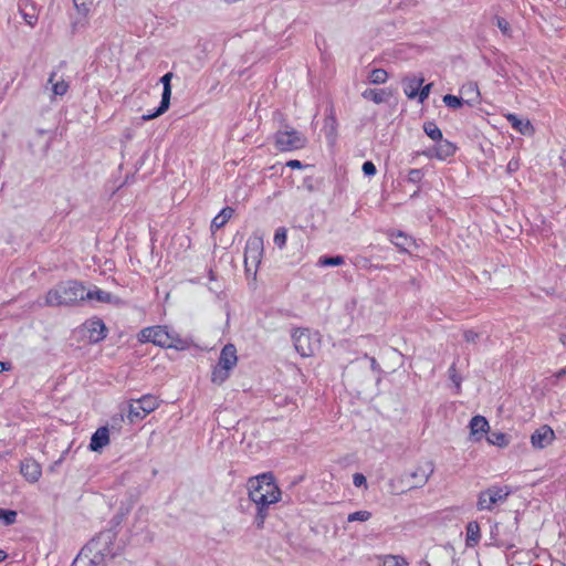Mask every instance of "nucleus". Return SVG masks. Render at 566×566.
<instances>
[{
  "mask_svg": "<svg viewBox=\"0 0 566 566\" xmlns=\"http://www.w3.org/2000/svg\"><path fill=\"white\" fill-rule=\"evenodd\" d=\"M250 500L256 505L254 524L258 530H262L268 516V507L281 499V491L270 473H264L248 481Z\"/></svg>",
  "mask_w": 566,
  "mask_h": 566,
  "instance_id": "1",
  "label": "nucleus"
},
{
  "mask_svg": "<svg viewBox=\"0 0 566 566\" xmlns=\"http://www.w3.org/2000/svg\"><path fill=\"white\" fill-rule=\"evenodd\" d=\"M85 300V286L77 281H67L49 290L44 297L45 306H73Z\"/></svg>",
  "mask_w": 566,
  "mask_h": 566,
  "instance_id": "2",
  "label": "nucleus"
},
{
  "mask_svg": "<svg viewBox=\"0 0 566 566\" xmlns=\"http://www.w3.org/2000/svg\"><path fill=\"white\" fill-rule=\"evenodd\" d=\"M140 343H153L165 348L184 350L188 347L186 340L181 339L175 332H169L164 326H151L142 329L138 334Z\"/></svg>",
  "mask_w": 566,
  "mask_h": 566,
  "instance_id": "3",
  "label": "nucleus"
},
{
  "mask_svg": "<svg viewBox=\"0 0 566 566\" xmlns=\"http://www.w3.org/2000/svg\"><path fill=\"white\" fill-rule=\"evenodd\" d=\"M511 493L512 490L509 485H491L479 492L476 499V510L480 512H492L497 506L504 504Z\"/></svg>",
  "mask_w": 566,
  "mask_h": 566,
  "instance_id": "4",
  "label": "nucleus"
},
{
  "mask_svg": "<svg viewBox=\"0 0 566 566\" xmlns=\"http://www.w3.org/2000/svg\"><path fill=\"white\" fill-rule=\"evenodd\" d=\"M237 363L238 356L234 345H226L221 350L219 364L212 371V382L218 385L224 382L229 377L230 370L235 367Z\"/></svg>",
  "mask_w": 566,
  "mask_h": 566,
  "instance_id": "5",
  "label": "nucleus"
},
{
  "mask_svg": "<svg viewBox=\"0 0 566 566\" xmlns=\"http://www.w3.org/2000/svg\"><path fill=\"white\" fill-rule=\"evenodd\" d=\"M306 143V137L290 126H285L275 134V147L280 151L298 150L304 148Z\"/></svg>",
  "mask_w": 566,
  "mask_h": 566,
  "instance_id": "6",
  "label": "nucleus"
},
{
  "mask_svg": "<svg viewBox=\"0 0 566 566\" xmlns=\"http://www.w3.org/2000/svg\"><path fill=\"white\" fill-rule=\"evenodd\" d=\"M263 254V238L260 234H252L245 245L244 265L247 272L255 273L261 263Z\"/></svg>",
  "mask_w": 566,
  "mask_h": 566,
  "instance_id": "7",
  "label": "nucleus"
},
{
  "mask_svg": "<svg viewBox=\"0 0 566 566\" xmlns=\"http://www.w3.org/2000/svg\"><path fill=\"white\" fill-rule=\"evenodd\" d=\"M294 347L302 357H311L318 348L319 340L308 329H296L293 334Z\"/></svg>",
  "mask_w": 566,
  "mask_h": 566,
  "instance_id": "8",
  "label": "nucleus"
},
{
  "mask_svg": "<svg viewBox=\"0 0 566 566\" xmlns=\"http://www.w3.org/2000/svg\"><path fill=\"white\" fill-rule=\"evenodd\" d=\"M158 407V399L155 396L146 395L129 405L127 418L130 422L142 420Z\"/></svg>",
  "mask_w": 566,
  "mask_h": 566,
  "instance_id": "9",
  "label": "nucleus"
},
{
  "mask_svg": "<svg viewBox=\"0 0 566 566\" xmlns=\"http://www.w3.org/2000/svg\"><path fill=\"white\" fill-rule=\"evenodd\" d=\"M434 463L431 460L419 461L409 473L408 490L424 486L434 473Z\"/></svg>",
  "mask_w": 566,
  "mask_h": 566,
  "instance_id": "10",
  "label": "nucleus"
},
{
  "mask_svg": "<svg viewBox=\"0 0 566 566\" xmlns=\"http://www.w3.org/2000/svg\"><path fill=\"white\" fill-rule=\"evenodd\" d=\"M114 542V534L111 532H104L93 538L90 544L94 549H96V552H98L99 556H102L103 559L107 562L115 556Z\"/></svg>",
  "mask_w": 566,
  "mask_h": 566,
  "instance_id": "11",
  "label": "nucleus"
},
{
  "mask_svg": "<svg viewBox=\"0 0 566 566\" xmlns=\"http://www.w3.org/2000/svg\"><path fill=\"white\" fill-rule=\"evenodd\" d=\"M174 77V74L171 72L166 73L161 78L160 82L163 83L164 91L161 95V102L159 107L156 109V112L147 115H143V120H150L154 118H157L158 116L166 113L170 106V97H171V78Z\"/></svg>",
  "mask_w": 566,
  "mask_h": 566,
  "instance_id": "12",
  "label": "nucleus"
},
{
  "mask_svg": "<svg viewBox=\"0 0 566 566\" xmlns=\"http://www.w3.org/2000/svg\"><path fill=\"white\" fill-rule=\"evenodd\" d=\"M105 563L98 552L87 543L74 559L73 566H102Z\"/></svg>",
  "mask_w": 566,
  "mask_h": 566,
  "instance_id": "13",
  "label": "nucleus"
},
{
  "mask_svg": "<svg viewBox=\"0 0 566 566\" xmlns=\"http://www.w3.org/2000/svg\"><path fill=\"white\" fill-rule=\"evenodd\" d=\"M555 432L549 426H542L531 436V443L535 449H544L553 443Z\"/></svg>",
  "mask_w": 566,
  "mask_h": 566,
  "instance_id": "14",
  "label": "nucleus"
},
{
  "mask_svg": "<svg viewBox=\"0 0 566 566\" xmlns=\"http://www.w3.org/2000/svg\"><path fill=\"white\" fill-rule=\"evenodd\" d=\"M457 147L449 140L441 139L432 148L423 151V155L428 158H437L444 160L454 155Z\"/></svg>",
  "mask_w": 566,
  "mask_h": 566,
  "instance_id": "15",
  "label": "nucleus"
},
{
  "mask_svg": "<svg viewBox=\"0 0 566 566\" xmlns=\"http://www.w3.org/2000/svg\"><path fill=\"white\" fill-rule=\"evenodd\" d=\"M20 472L28 482L35 483L42 475V468L35 460L28 458L21 462Z\"/></svg>",
  "mask_w": 566,
  "mask_h": 566,
  "instance_id": "16",
  "label": "nucleus"
},
{
  "mask_svg": "<svg viewBox=\"0 0 566 566\" xmlns=\"http://www.w3.org/2000/svg\"><path fill=\"white\" fill-rule=\"evenodd\" d=\"M505 118L511 123L512 127L522 135H534L535 128L528 119H520L514 114H506Z\"/></svg>",
  "mask_w": 566,
  "mask_h": 566,
  "instance_id": "17",
  "label": "nucleus"
},
{
  "mask_svg": "<svg viewBox=\"0 0 566 566\" xmlns=\"http://www.w3.org/2000/svg\"><path fill=\"white\" fill-rule=\"evenodd\" d=\"M20 13L25 23L33 28L38 22V11L33 3L29 0H21L19 3Z\"/></svg>",
  "mask_w": 566,
  "mask_h": 566,
  "instance_id": "18",
  "label": "nucleus"
},
{
  "mask_svg": "<svg viewBox=\"0 0 566 566\" xmlns=\"http://www.w3.org/2000/svg\"><path fill=\"white\" fill-rule=\"evenodd\" d=\"M109 443V431L107 427L98 428L91 438L90 448L92 451H99Z\"/></svg>",
  "mask_w": 566,
  "mask_h": 566,
  "instance_id": "19",
  "label": "nucleus"
},
{
  "mask_svg": "<svg viewBox=\"0 0 566 566\" xmlns=\"http://www.w3.org/2000/svg\"><path fill=\"white\" fill-rule=\"evenodd\" d=\"M465 546L473 548L481 539V528L476 521H470L465 527Z\"/></svg>",
  "mask_w": 566,
  "mask_h": 566,
  "instance_id": "20",
  "label": "nucleus"
},
{
  "mask_svg": "<svg viewBox=\"0 0 566 566\" xmlns=\"http://www.w3.org/2000/svg\"><path fill=\"white\" fill-rule=\"evenodd\" d=\"M87 329L90 333V339L94 343H97L105 338V325L99 319L90 321L87 323Z\"/></svg>",
  "mask_w": 566,
  "mask_h": 566,
  "instance_id": "21",
  "label": "nucleus"
},
{
  "mask_svg": "<svg viewBox=\"0 0 566 566\" xmlns=\"http://www.w3.org/2000/svg\"><path fill=\"white\" fill-rule=\"evenodd\" d=\"M422 83H423V78L422 77H416V76L406 77L403 80V91H405V94L409 98L417 97L418 93H419V87L422 85Z\"/></svg>",
  "mask_w": 566,
  "mask_h": 566,
  "instance_id": "22",
  "label": "nucleus"
},
{
  "mask_svg": "<svg viewBox=\"0 0 566 566\" xmlns=\"http://www.w3.org/2000/svg\"><path fill=\"white\" fill-rule=\"evenodd\" d=\"M234 210L231 207L223 208L211 222V230L216 231L221 229L233 216Z\"/></svg>",
  "mask_w": 566,
  "mask_h": 566,
  "instance_id": "23",
  "label": "nucleus"
},
{
  "mask_svg": "<svg viewBox=\"0 0 566 566\" xmlns=\"http://www.w3.org/2000/svg\"><path fill=\"white\" fill-rule=\"evenodd\" d=\"M489 429V422L483 416H474L470 421V431L474 437L488 432Z\"/></svg>",
  "mask_w": 566,
  "mask_h": 566,
  "instance_id": "24",
  "label": "nucleus"
},
{
  "mask_svg": "<svg viewBox=\"0 0 566 566\" xmlns=\"http://www.w3.org/2000/svg\"><path fill=\"white\" fill-rule=\"evenodd\" d=\"M461 94L468 98L464 101L468 104H474L479 101L480 92L475 83H467L461 87Z\"/></svg>",
  "mask_w": 566,
  "mask_h": 566,
  "instance_id": "25",
  "label": "nucleus"
},
{
  "mask_svg": "<svg viewBox=\"0 0 566 566\" xmlns=\"http://www.w3.org/2000/svg\"><path fill=\"white\" fill-rule=\"evenodd\" d=\"M363 97L370 99L376 104L384 103L388 99L389 94L384 90H366L363 92Z\"/></svg>",
  "mask_w": 566,
  "mask_h": 566,
  "instance_id": "26",
  "label": "nucleus"
},
{
  "mask_svg": "<svg viewBox=\"0 0 566 566\" xmlns=\"http://www.w3.org/2000/svg\"><path fill=\"white\" fill-rule=\"evenodd\" d=\"M488 442L492 446H496L500 448H505L510 443L509 437L500 431H493L488 436Z\"/></svg>",
  "mask_w": 566,
  "mask_h": 566,
  "instance_id": "27",
  "label": "nucleus"
},
{
  "mask_svg": "<svg viewBox=\"0 0 566 566\" xmlns=\"http://www.w3.org/2000/svg\"><path fill=\"white\" fill-rule=\"evenodd\" d=\"M85 300H96L101 303H111L112 302V294L102 291L99 289H96L95 291H87L85 289Z\"/></svg>",
  "mask_w": 566,
  "mask_h": 566,
  "instance_id": "28",
  "label": "nucleus"
},
{
  "mask_svg": "<svg viewBox=\"0 0 566 566\" xmlns=\"http://www.w3.org/2000/svg\"><path fill=\"white\" fill-rule=\"evenodd\" d=\"M55 74H52L49 78V83L52 84V92L55 96H63L67 90L69 84L64 80L54 81Z\"/></svg>",
  "mask_w": 566,
  "mask_h": 566,
  "instance_id": "29",
  "label": "nucleus"
},
{
  "mask_svg": "<svg viewBox=\"0 0 566 566\" xmlns=\"http://www.w3.org/2000/svg\"><path fill=\"white\" fill-rule=\"evenodd\" d=\"M423 130L427 134V136L434 142H439L442 139L441 129L432 122H426L423 124Z\"/></svg>",
  "mask_w": 566,
  "mask_h": 566,
  "instance_id": "30",
  "label": "nucleus"
},
{
  "mask_svg": "<svg viewBox=\"0 0 566 566\" xmlns=\"http://www.w3.org/2000/svg\"><path fill=\"white\" fill-rule=\"evenodd\" d=\"M388 74L382 69H375L369 73V81L373 84H382L387 81Z\"/></svg>",
  "mask_w": 566,
  "mask_h": 566,
  "instance_id": "31",
  "label": "nucleus"
},
{
  "mask_svg": "<svg viewBox=\"0 0 566 566\" xmlns=\"http://www.w3.org/2000/svg\"><path fill=\"white\" fill-rule=\"evenodd\" d=\"M391 241L392 243L402 249L403 251L407 250V245H409V243L411 242V239H409L406 234H403L402 232H397V233H394L391 235Z\"/></svg>",
  "mask_w": 566,
  "mask_h": 566,
  "instance_id": "32",
  "label": "nucleus"
},
{
  "mask_svg": "<svg viewBox=\"0 0 566 566\" xmlns=\"http://www.w3.org/2000/svg\"><path fill=\"white\" fill-rule=\"evenodd\" d=\"M382 566H408V563L400 556L387 555L382 559Z\"/></svg>",
  "mask_w": 566,
  "mask_h": 566,
  "instance_id": "33",
  "label": "nucleus"
},
{
  "mask_svg": "<svg viewBox=\"0 0 566 566\" xmlns=\"http://www.w3.org/2000/svg\"><path fill=\"white\" fill-rule=\"evenodd\" d=\"M286 239H287V231L285 228H279L276 231H275V234H274V243L275 245H277V248L282 249L284 248L285 243H286Z\"/></svg>",
  "mask_w": 566,
  "mask_h": 566,
  "instance_id": "34",
  "label": "nucleus"
},
{
  "mask_svg": "<svg viewBox=\"0 0 566 566\" xmlns=\"http://www.w3.org/2000/svg\"><path fill=\"white\" fill-rule=\"evenodd\" d=\"M17 512L11 510L0 509V520L4 525H12L15 522Z\"/></svg>",
  "mask_w": 566,
  "mask_h": 566,
  "instance_id": "35",
  "label": "nucleus"
},
{
  "mask_svg": "<svg viewBox=\"0 0 566 566\" xmlns=\"http://www.w3.org/2000/svg\"><path fill=\"white\" fill-rule=\"evenodd\" d=\"M443 103L450 108H459L464 103V99L454 95H444Z\"/></svg>",
  "mask_w": 566,
  "mask_h": 566,
  "instance_id": "36",
  "label": "nucleus"
},
{
  "mask_svg": "<svg viewBox=\"0 0 566 566\" xmlns=\"http://www.w3.org/2000/svg\"><path fill=\"white\" fill-rule=\"evenodd\" d=\"M371 517V513L369 511H357L354 513H350L347 517L348 522H366Z\"/></svg>",
  "mask_w": 566,
  "mask_h": 566,
  "instance_id": "37",
  "label": "nucleus"
},
{
  "mask_svg": "<svg viewBox=\"0 0 566 566\" xmlns=\"http://www.w3.org/2000/svg\"><path fill=\"white\" fill-rule=\"evenodd\" d=\"M495 24L501 30V32L506 35H512V30L509 21L502 17H495Z\"/></svg>",
  "mask_w": 566,
  "mask_h": 566,
  "instance_id": "38",
  "label": "nucleus"
},
{
  "mask_svg": "<svg viewBox=\"0 0 566 566\" xmlns=\"http://www.w3.org/2000/svg\"><path fill=\"white\" fill-rule=\"evenodd\" d=\"M449 378L450 380L453 382L455 389H457V394L460 392L461 390V382H462V378L461 376L457 373V369H455V366L452 365L450 368H449Z\"/></svg>",
  "mask_w": 566,
  "mask_h": 566,
  "instance_id": "39",
  "label": "nucleus"
},
{
  "mask_svg": "<svg viewBox=\"0 0 566 566\" xmlns=\"http://www.w3.org/2000/svg\"><path fill=\"white\" fill-rule=\"evenodd\" d=\"M344 263V258L343 256H331V258H323L319 260V264L322 265H325V266H338V265H342Z\"/></svg>",
  "mask_w": 566,
  "mask_h": 566,
  "instance_id": "40",
  "label": "nucleus"
},
{
  "mask_svg": "<svg viewBox=\"0 0 566 566\" xmlns=\"http://www.w3.org/2000/svg\"><path fill=\"white\" fill-rule=\"evenodd\" d=\"M422 178V172L420 169H411L408 174V180L411 182H419Z\"/></svg>",
  "mask_w": 566,
  "mask_h": 566,
  "instance_id": "41",
  "label": "nucleus"
},
{
  "mask_svg": "<svg viewBox=\"0 0 566 566\" xmlns=\"http://www.w3.org/2000/svg\"><path fill=\"white\" fill-rule=\"evenodd\" d=\"M431 87H432V84H427L426 86H423L419 93H418V97H419V101L422 103L424 102V99L428 98L429 94H430V91H431Z\"/></svg>",
  "mask_w": 566,
  "mask_h": 566,
  "instance_id": "42",
  "label": "nucleus"
},
{
  "mask_svg": "<svg viewBox=\"0 0 566 566\" xmlns=\"http://www.w3.org/2000/svg\"><path fill=\"white\" fill-rule=\"evenodd\" d=\"M363 171L367 176H374L376 174V167L371 161H365L363 164Z\"/></svg>",
  "mask_w": 566,
  "mask_h": 566,
  "instance_id": "43",
  "label": "nucleus"
},
{
  "mask_svg": "<svg viewBox=\"0 0 566 566\" xmlns=\"http://www.w3.org/2000/svg\"><path fill=\"white\" fill-rule=\"evenodd\" d=\"M354 485L360 488L366 485V478L361 473H355L353 476Z\"/></svg>",
  "mask_w": 566,
  "mask_h": 566,
  "instance_id": "44",
  "label": "nucleus"
},
{
  "mask_svg": "<svg viewBox=\"0 0 566 566\" xmlns=\"http://www.w3.org/2000/svg\"><path fill=\"white\" fill-rule=\"evenodd\" d=\"M463 336L468 343H475L479 338V334L473 331H465Z\"/></svg>",
  "mask_w": 566,
  "mask_h": 566,
  "instance_id": "45",
  "label": "nucleus"
},
{
  "mask_svg": "<svg viewBox=\"0 0 566 566\" xmlns=\"http://www.w3.org/2000/svg\"><path fill=\"white\" fill-rule=\"evenodd\" d=\"M520 165H518V161L515 160V159H512L509 161L507 164V171L509 172H514L518 169Z\"/></svg>",
  "mask_w": 566,
  "mask_h": 566,
  "instance_id": "46",
  "label": "nucleus"
},
{
  "mask_svg": "<svg viewBox=\"0 0 566 566\" xmlns=\"http://www.w3.org/2000/svg\"><path fill=\"white\" fill-rule=\"evenodd\" d=\"M286 166L290 168H302V163L300 160L293 159L286 163Z\"/></svg>",
  "mask_w": 566,
  "mask_h": 566,
  "instance_id": "47",
  "label": "nucleus"
},
{
  "mask_svg": "<svg viewBox=\"0 0 566 566\" xmlns=\"http://www.w3.org/2000/svg\"><path fill=\"white\" fill-rule=\"evenodd\" d=\"M10 368H11V365L9 363L0 361V373L10 370Z\"/></svg>",
  "mask_w": 566,
  "mask_h": 566,
  "instance_id": "48",
  "label": "nucleus"
},
{
  "mask_svg": "<svg viewBox=\"0 0 566 566\" xmlns=\"http://www.w3.org/2000/svg\"><path fill=\"white\" fill-rule=\"evenodd\" d=\"M390 489H391V492L395 493V494H400V493H403L406 490H398L394 482L390 483Z\"/></svg>",
  "mask_w": 566,
  "mask_h": 566,
  "instance_id": "49",
  "label": "nucleus"
},
{
  "mask_svg": "<svg viewBox=\"0 0 566 566\" xmlns=\"http://www.w3.org/2000/svg\"><path fill=\"white\" fill-rule=\"evenodd\" d=\"M559 342L564 347H566V334H562L559 336Z\"/></svg>",
  "mask_w": 566,
  "mask_h": 566,
  "instance_id": "50",
  "label": "nucleus"
},
{
  "mask_svg": "<svg viewBox=\"0 0 566 566\" xmlns=\"http://www.w3.org/2000/svg\"><path fill=\"white\" fill-rule=\"evenodd\" d=\"M565 375H566V367H565V368H563V369H560V370L557 373V375H556V376L559 378V377H563V376H565Z\"/></svg>",
  "mask_w": 566,
  "mask_h": 566,
  "instance_id": "51",
  "label": "nucleus"
},
{
  "mask_svg": "<svg viewBox=\"0 0 566 566\" xmlns=\"http://www.w3.org/2000/svg\"><path fill=\"white\" fill-rule=\"evenodd\" d=\"M7 558V553L2 549H0V562L4 560Z\"/></svg>",
  "mask_w": 566,
  "mask_h": 566,
  "instance_id": "52",
  "label": "nucleus"
},
{
  "mask_svg": "<svg viewBox=\"0 0 566 566\" xmlns=\"http://www.w3.org/2000/svg\"><path fill=\"white\" fill-rule=\"evenodd\" d=\"M376 365H377L376 359H375V358H371V366H373V368H374Z\"/></svg>",
  "mask_w": 566,
  "mask_h": 566,
  "instance_id": "53",
  "label": "nucleus"
}]
</instances>
